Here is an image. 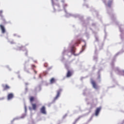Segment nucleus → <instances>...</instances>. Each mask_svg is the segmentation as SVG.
I'll use <instances>...</instances> for the list:
<instances>
[{"instance_id": "nucleus-7", "label": "nucleus", "mask_w": 124, "mask_h": 124, "mask_svg": "<svg viewBox=\"0 0 124 124\" xmlns=\"http://www.w3.org/2000/svg\"><path fill=\"white\" fill-rule=\"evenodd\" d=\"M91 83L93 86V88H94V89H97V85H96L95 81H94V80H92L91 81Z\"/></svg>"}, {"instance_id": "nucleus-13", "label": "nucleus", "mask_w": 124, "mask_h": 124, "mask_svg": "<svg viewBox=\"0 0 124 124\" xmlns=\"http://www.w3.org/2000/svg\"><path fill=\"white\" fill-rule=\"evenodd\" d=\"M76 43L77 44H80V40L78 41V42Z\"/></svg>"}, {"instance_id": "nucleus-3", "label": "nucleus", "mask_w": 124, "mask_h": 124, "mask_svg": "<svg viewBox=\"0 0 124 124\" xmlns=\"http://www.w3.org/2000/svg\"><path fill=\"white\" fill-rule=\"evenodd\" d=\"M61 92H62V90H61L57 91V95L54 98V100H57V99H58V98H59V97H60V94H61Z\"/></svg>"}, {"instance_id": "nucleus-4", "label": "nucleus", "mask_w": 124, "mask_h": 124, "mask_svg": "<svg viewBox=\"0 0 124 124\" xmlns=\"http://www.w3.org/2000/svg\"><path fill=\"white\" fill-rule=\"evenodd\" d=\"M100 110H101V108H97L95 110V116H98L99 114V112H100Z\"/></svg>"}, {"instance_id": "nucleus-14", "label": "nucleus", "mask_w": 124, "mask_h": 124, "mask_svg": "<svg viewBox=\"0 0 124 124\" xmlns=\"http://www.w3.org/2000/svg\"><path fill=\"white\" fill-rule=\"evenodd\" d=\"M2 10L0 11V15H1L2 14Z\"/></svg>"}, {"instance_id": "nucleus-11", "label": "nucleus", "mask_w": 124, "mask_h": 124, "mask_svg": "<svg viewBox=\"0 0 124 124\" xmlns=\"http://www.w3.org/2000/svg\"><path fill=\"white\" fill-rule=\"evenodd\" d=\"M56 82V79H55L53 78H51L50 80V84H53V83H55Z\"/></svg>"}, {"instance_id": "nucleus-6", "label": "nucleus", "mask_w": 124, "mask_h": 124, "mask_svg": "<svg viewBox=\"0 0 124 124\" xmlns=\"http://www.w3.org/2000/svg\"><path fill=\"white\" fill-rule=\"evenodd\" d=\"M14 95L12 93L8 94V100H10V99H12V98L14 97Z\"/></svg>"}, {"instance_id": "nucleus-9", "label": "nucleus", "mask_w": 124, "mask_h": 124, "mask_svg": "<svg viewBox=\"0 0 124 124\" xmlns=\"http://www.w3.org/2000/svg\"><path fill=\"white\" fill-rule=\"evenodd\" d=\"M9 89H10V87H9V86H8L7 84L3 86L4 91H6V90H9Z\"/></svg>"}, {"instance_id": "nucleus-12", "label": "nucleus", "mask_w": 124, "mask_h": 124, "mask_svg": "<svg viewBox=\"0 0 124 124\" xmlns=\"http://www.w3.org/2000/svg\"><path fill=\"white\" fill-rule=\"evenodd\" d=\"M111 4H112V1H111L108 2V6L110 7L111 6Z\"/></svg>"}, {"instance_id": "nucleus-10", "label": "nucleus", "mask_w": 124, "mask_h": 124, "mask_svg": "<svg viewBox=\"0 0 124 124\" xmlns=\"http://www.w3.org/2000/svg\"><path fill=\"white\" fill-rule=\"evenodd\" d=\"M34 99H35V98H34V97L33 96L30 97V102L31 103H32V102L34 101Z\"/></svg>"}, {"instance_id": "nucleus-15", "label": "nucleus", "mask_w": 124, "mask_h": 124, "mask_svg": "<svg viewBox=\"0 0 124 124\" xmlns=\"http://www.w3.org/2000/svg\"><path fill=\"white\" fill-rule=\"evenodd\" d=\"M34 73H35V74H36V73H37L36 71H34Z\"/></svg>"}, {"instance_id": "nucleus-16", "label": "nucleus", "mask_w": 124, "mask_h": 124, "mask_svg": "<svg viewBox=\"0 0 124 124\" xmlns=\"http://www.w3.org/2000/svg\"><path fill=\"white\" fill-rule=\"evenodd\" d=\"M30 110H31V108H29Z\"/></svg>"}, {"instance_id": "nucleus-5", "label": "nucleus", "mask_w": 124, "mask_h": 124, "mask_svg": "<svg viewBox=\"0 0 124 124\" xmlns=\"http://www.w3.org/2000/svg\"><path fill=\"white\" fill-rule=\"evenodd\" d=\"M72 76V71L70 70H68L67 73L66 77L68 78L71 77Z\"/></svg>"}, {"instance_id": "nucleus-2", "label": "nucleus", "mask_w": 124, "mask_h": 124, "mask_svg": "<svg viewBox=\"0 0 124 124\" xmlns=\"http://www.w3.org/2000/svg\"><path fill=\"white\" fill-rule=\"evenodd\" d=\"M0 29L2 31V33H5V28L2 25H0Z\"/></svg>"}, {"instance_id": "nucleus-1", "label": "nucleus", "mask_w": 124, "mask_h": 124, "mask_svg": "<svg viewBox=\"0 0 124 124\" xmlns=\"http://www.w3.org/2000/svg\"><path fill=\"white\" fill-rule=\"evenodd\" d=\"M40 111L42 114H46V108L45 106H43L42 108L40 109Z\"/></svg>"}, {"instance_id": "nucleus-8", "label": "nucleus", "mask_w": 124, "mask_h": 124, "mask_svg": "<svg viewBox=\"0 0 124 124\" xmlns=\"http://www.w3.org/2000/svg\"><path fill=\"white\" fill-rule=\"evenodd\" d=\"M31 106H32V108L33 109V110H36V108L37 107V106L36 105V104H33V103H31Z\"/></svg>"}]
</instances>
